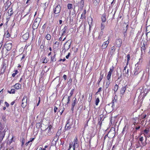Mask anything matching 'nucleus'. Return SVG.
<instances>
[{
  "mask_svg": "<svg viewBox=\"0 0 150 150\" xmlns=\"http://www.w3.org/2000/svg\"><path fill=\"white\" fill-rule=\"evenodd\" d=\"M74 91V89H72L70 93V96H71V97L73 94Z\"/></svg>",
  "mask_w": 150,
  "mask_h": 150,
  "instance_id": "obj_44",
  "label": "nucleus"
},
{
  "mask_svg": "<svg viewBox=\"0 0 150 150\" xmlns=\"http://www.w3.org/2000/svg\"><path fill=\"white\" fill-rule=\"evenodd\" d=\"M27 97L24 96L22 100L21 105L23 108H24L26 106L27 104Z\"/></svg>",
  "mask_w": 150,
  "mask_h": 150,
  "instance_id": "obj_5",
  "label": "nucleus"
},
{
  "mask_svg": "<svg viewBox=\"0 0 150 150\" xmlns=\"http://www.w3.org/2000/svg\"><path fill=\"white\" fill-rule=\"evenodd\" d=\"M116 96V95L115 96V97ZM117 99L115 98H115L112 101V103H113H113L114 102H115L116 101Z\"/></svg>",
  "mask_w": 150,
  "mask_h": 150,
  "instance_id": "obj_53",
  "label": "nucleus"
},
{
  "mask_svg": "<svg viewBox=\"0 0 150 150\" xmlns=\"http://www.w3.org/2000/svg\"><path fill=\"white\" fill-rule=\"evenodd\" d=\"M59 23L60 24H61L62 23V20H59Z\"/></svg>",
  "mask_w": 150,
  "mask_h": 150,
  "instance_id": "obj_64",
  "label": "nucleus"
},
{
  "mask_svg": "<svg viewBox=\"0 0 150 150\" xmlns=\"http://www.w3.org/2000/svg\"><path fill=\"white\" fill-rule=\"evenodd\" d=\"M86 13V10L85 9L83 11V12L82 14L81 15V19H86V17L85 14Z\"/></svg>",
  "mask_w": 150,
  "mask_h": 150,
  "instance_id": "obj_17",
  "label": "nucleus"
},
{
  "mask_svg": "<svg viewBox=\"0 0 150 150\" xmlns=\"http://www.w3.org/2000/svg\"><path fill=\"white\" fill-rule=\"evenodd\" d=\"M125 73L127 74H128L129 73V69H128L127 71L126 72L125 71Z\"/></svg>",
  "mask_w": 150,
  "mask_h": 150,
  "instance_id": "obj_63",
  "label": "nucleus"
},
{
  "mask_svg": "<svg viewBox=\"0 0 150 150\" xmlns=\"http://www.w3.org/2000/svg\"><path fill=\"white\" fill-rule=\"evenodd\" d=\"M103 75H101L100 77L99 78V80L98 82V84H99L100 81H101V80L103 79Z\"/></svg>",
  "mask_w": 150,
  "mask_h": 150,
  "instance_id": "obj_35",
  "label": "nucleus"
},
{
  "mask_svg": "<svg viewBox=\"0 0 150 150\" xmlns=\"http://www.w3.org/2000/svg\"><path fill=\"white\" fill-rule=\"evenodd\" d=\"M51 38V36L50 34H47L45 38L46 39L48 40H50Z\"/></svg>",
  "mask_w": 150,
  "mask_h": 150,
  "instance_id": "obj_27",
  "label": "nucleus"
},
{
  "mask_svg": "<svg viewBox=\"0 0 150 150\" xmlns=\"http://www.w3.org/2000/svg\"><path fill=\"white\" fill-rule=\"evenodd\" d=\"M109 38L107 41L103 43L101 46L102 49H105L107 47L109 43Z\"/></svg>",
  "mask_w": 150,
  "mask_h": 150,
  "instance_id": "obj_6",
  "label": "nucleus"
},
{
  "mask_svg": "<svg viewBox=\"0 0 150 150\" xmlns=\"http://www.w3.org/2000/svg\"><path fill=\"white\" fill-rule=\"evenodd\" d=\"M10 93H15V90L14 89H12L11 91H8Z\"/></svg>",
  "mask_w": 150,
  "mask_h": 150,
  "instance_id": "obj_32",
  "label": "nucleus"
},
{
  "mask_svg": "<svg viewBox=\"0 0 150 150\" xmlns=\"http://www.w3.org/2000/svg\"><path fill=\"white\" fill-rule=\"evenodd\" d=\"M43 63H47V58L46 57H45L44 58H43Z\"/></svg>",
  "mask_w": 150,
  "mask_h": 150,
  "instance_id": "obj_39",
  "label": "nucleus"
},
{
  "mask_svg": "<svg viewBox=\"0 0 150 150\" xmlns=\"http://www.w3.org/2000/svg\"><path fill=\"white\" fill-rule=\"evenodd\" d=\"M58 109L57 108L56 106H54V112L55 113L56 112H57V110Z\"/></svg>",
  "mask_w": 150,
  "mask_h": 150,
  "instance_id": "obj_47",
  "label": "nucleus"
},
{
  "mask_svg": "<svg viewBox=\"0 0 150 150\" xmlns=\"http://www.w3.org/2000/svg\"><path fill=\"white\" fill-rule=\"evenodd\" d=\"M145 137H146V140L147 139V137L149 138L150 137V132L147 135H146Z\"/></svg>",
  "mask_w": 150,
  "mask_h": 150,
  "instance_id": "obj_46",
  "label": "nucleus"
},
{
  "mask_svg": "<svg viewBox=\"0 0 150 150\" xmlns=\"http://www.w3.org/2000/svg\"><path fill=\"white\" fill-rule=\"evenodd\" d=\"M29 37V34L28 33H25L23 35L22 37L25 40H26L28 39Z\"/></svg>",
  "mask_w": 150,
  "mask_h": 150,
  "instance_id": "obj_20",
  "label": "nucleus"
},
{
  "mask_svg": "<svg viewBox=\"0 0 150 150\" xmlns=\"http://www.w3.org/2000/svg\"><path fill=\"white\" fill-rule=\"evenodd\" d=\"M67 7L68 9H71L73 8V5L71 4H68L67 5Z\"/></svg>",
  "mask_w": 150,
  "mask_h": 150,
  "instance_id": "obj_29",
  "label": "nucleus"
},
{
  "mask_svg": "<svg viewBox=\"0 0 150 150\" xmlns=\"http://www.w3.org/2000/svg\"><path fill=\"white\" fill-rule=\"evenodd\" d=\"M5 104L6 105V106L7 107H8L9 105V104L6 102H5Z\"/></svg>",
  "mask_w": 150,
  "mask_h": 150,
  "instance_id": "obj_49",
  "label": "nucleus"
},
{
  "mask_svg": "<svg viewBox=\"0 0 150 150\" xmlns=\"http://www.w3.org/2000/svg\"><path fill=\"white\" fill-rule=\"evenodd\" d=\"M5 65V63H3L2 64V66H3V67L4 69V70L6 68V67H4V66Z\"/></svg>",
  "mask_w": 150,
  "mask_h": 150,
  "instance_id": "obj_54",
  "label": "nucleus"
},
{
  "mask_svg": "<svg viewBox=\"0 0 150 150\" xmlns=\"http://www.w3.org/2000/svg\"><path fill=\"white\" fill-rule=\"evenodd\" d=\"M35 139V138H31L30 139V140L29 141L30 142H32Z\"/></svg>",
  "mask_w": 150,
  "mask_h": 150,
  "instance_id": "obj_56",
  "label": "nucleus"
},
{
  "mask_svg": "<svg viewBox=\"0 0 150 150\" xmlns=\"http://www.w3.org/2000/svg\"><path fill=\"white\" fill-rule=\"evenodd\" d=\"M115 3V0H113L112 1L111 3V6H113V3Z\"/></svg>",
  "mask_w": 150,
  "mask_h": 150,
  "instance_id": "obj_59",
  "label": "nucleus"
},
{
  "mask_svg": "<svg viewBox=\"0 0 150 150\" xmlns=\"http://www.w3.org/2000/svg\"><path fill=\"white\" fill-rule=\"evenodd\" d=\"M61 7L60 5H58L55 8H54L53 11L54 13V16L55 17H57L58 16V15H56V16H55V14H59L61 10Z\"/></svg>",
  "mask_w": 150,
  "mask_h": 150,
  "instance_id": "obj_3",
  "label": "nucleus"
},
{
  "mask_svg": "<svg viewBox=\"0 0 150 150\" xmlns=\"http://www.w3.org/2000/svg\"><path fill=\"white\" fill-rule=\"evenodd\" d=\"M4 35L6 38H8L10 36L9 33L8 31H6Z\"/></svg>",
  "mask_w": 150,
  "mask_h": 150,
  "instance_id": "obj_30",
  "label": "nucleus"
},
{
  "mask_svg": "<svg viewBox=\"0 0 150 150\" xmlns=\"http://www.w3.org/2000/svg\"><path fill=\"white\" fill-rule=\"evenodd\" d=\"M25 54H23V56L21 58V60H22L23 59H24L25 57Z\"/></svg>",
  "mask_w": 150,
  "mask_h": 150,
  "instance_id": "obj_57",
  "label": "nucleus"
},
{
  "mask_svg": "<svg viewBox=\"0 0 150 150\" xmlns=\"http://www.w3.org/2000/svg\"><path fill=\"white\" fill-rule=\"evenodd\" d=\"M146 49L145 45L144 43L143 45L141 47L142 53H143L142 51H144Z\"/></svg>",
  "mask_w": 150,
  "mask_h": 150,
  "instance_id": "obj_31",
  "label": "nucleus"
},
{
  "mask_svg": "<svg viewBox=\"0 0 150 150\" xmlns=\"http://www.w3.org/2000/svg\"><path fill=\"white\" fill-rule=\"evenodd\" d=\"M69 41H67L64 45V50L65 52L70 48L71 42H69Z\"/></svg>",
  "mask_w": 150,
  "mask_h": 150,
  "instance_id": "obj_4",
  "label": "nucleus"
},
{
  "mask_svg": "<svg viewBox=\"0 0 150 150\" xmlns=\"http://www.w3.org/2000/svg\"><path fill=\"white\" fill-rule=\"evenodd\" d=\"M118 88V86L117 84H116L113 90L114 91V93H115L117 91Z\"/></svg>",
  "mask_w": 150,
  "mask_h": 150,
  "instance_id": "obj_28",
  "label": "nucleus"
},
{
  "mask_svg": "<svg viewBox=\"0 0 150 150\" xmlns=\"http://www.w3.org/2000/svg\"><path fill=\"white\" fill-rule=\"evenodd\" d=\"M8 18H10L11 16V15L13 13V11L12 8H10L8 10Z\"/></svg>",
  "mask_w": 150,
  "mask_h": 150,
  "instance_id": "obj_14",
  "label": "nucleus"
},
{
  "mask_svg": "<svg viewBox=\"0 0 150 150\" xmlns=\"http://www.w3.org/2000/svg\"><path fill=\"white\" fill-rule=\"evenodd\" d=\"M105 26V25L104 23H102L101 24V30H103L104 29Z\"/></svg>",
  "mask_w": 150,
  "mask_h": 150,
  "instance_id": "obj_36",
  "label": "nucleus"
},
{
  "mask_svg": "<svg viewBox=\"0 0 150 150\" xmlns=\"http://www.w3.org/2000/svg\"><path fill=\"white\" fill-rule=\"evenodd\" d=\"M127 130V128L126 126H125L124 128H123L122 133L124 134V132L125 131H126Z\"/></svg>",
  "mask_w": 150,
  "mask_h": 150,
  "instance_id": "obj_43",
  "label": "nucleus"
},
{
  "mask_svg": "<svg viewBox=\"0 0 150 150\" xmlns=\"http://www.w3.org/2000/svg\"><path fill=\"white\" fill-rule=\"evenodd\" d=\"M15 103V101H13V102H12L11 103V105H14V103Z\"/></svg>",
  "mask_w": 150,
  "mask_h": 150,
  "instance_id": "obj_62",
  "label": "nucleus"
},
{
  "mask_svg": "<svg viewBox=\"0 0 150 150\" xmlns=\"http://www.w3.org/2000/svg\"><path fill=\"white\" fill-rule=\"evenodd\" d=\"M102 90V88L100 87L98 88V91L96 92V93H97L99 92H100Z\"/></svg>",
  "mask_w": 150,
  "mask_h": 150,
  "instance_id": "obj_48",
  "label": "nucleus"
},
{
  "mask_svg": "<svg viewBox=\"0 0 150 150\" xmlns=\"http://www.w3.org/2000/svg\"><path fill=\"white\" fill-rule=\"evenodd\" d=\"M39 25L34 22L33 23L32 27L33 29H36L38 27Z\"/></svg>",
  "mask_w": 150,
  "mask_h": 150,
  "instance_id": "obj_22",
  "label": "nucleus"
},
{
  "mask_svg": "<svg viewBox=\"0 0 150 150\" xmlns=\"http://www.w3.org/2000/svg\"><path fill=\"white\" fill-rule=\"evenodd\" d=\"M63 77L65 80H66L67 79V76L66 75H64Z\"/></svg>",
  "mask_w": 150,
  "mask_h": 150,
  "instance_id": "obj_51",
  "label": "nucleus"
},
{
  "mask_svg": "<svg viewBox=\"0 0 150 150\" xmlns=\"http://www.w3.org/2000/svg\"><path fill=\"white\" fill-rule=\"evenodd\" d=\"M70 119H68L67 122L65 129L66 130H68L71 128L70 127V123L69 122Z\"/></svg>",
  "mask_w": 150,
  "mask_h": 150,
  "instance_id": "obj_8",
  "label": "nucleus"
},
{
  "mask_svg": "<svg viewBox=\"0 0 150 150\" xmlns=\"http://www.w3.org/2000/svg\"><path fill=\"white\" fill-rule=\"evenodd\" d=\"M67 29V26H65L62 29V36L65 35V33Z\"/></svg>",
  "mask_w": 150,
  "mask_h": 150,
  "instance_id": "obj_15",
  "label": "nucleus"
},
{
  "mask_svg": "<svg viewBox=\"0 0 150 150\" xmlns=\"http://www.w3.org/2000/svg\"><path fill=\"white\" fill-rule=\"evenodd\" d=\"M147 129V128L146 129H145L144 130L143 134H144V135L145 136L146 135H147L150 132L149 129Z\"/></svg>",
  "mask_w": 150,
  "mask_h": 150,
  "instance_id": "obj_24",
  "label": "nucleus"
},
{
  "mask_svg": "<svg viewBox=\"0 0 150 150\" xmlns=\"http://www.w3.org/2000/svg\"><path fill=\"white\" fill-rule=\"evenodd\" d=\"M66 60V59H60L59 60V61H63L64 62Z\"/></svg>",
  "mask_w": 150,
  "mask_h": 150,
  "instance_id": "obj_55",
  "label": "nucleus"
},
{
  "mask_svg": "<svg viewBox=\"0 0 150 150\" xmlns=\"http://www.w3.org/2000/svg\"><path fill=\"white\" fill-rule=\"evenodd\" d=\"M143 140V138L142 137H140L139 139V141L142 142Z\"/></svg>",
  "mask_w": 150,
  "mask_h": 150,
  "instance_id": "obj_52",
  "label": "nucleus"
},
{
  "mask_svg": "<svg viewBox=\"0 0 150 150\" xmlns=\"http://www.w3.org/2000/svg\"><path fill=\"white\" fill-rule=\"evenodd\" d=\"M140 62H138L135 65V68L134 71V75L136 76L141 71V70L140 67L139 66V64H140Z\"/></svg>",
  "mask_w": 150,
  "mask_h": 150,
  "instance_id": "obj_2",
  "label": "nucleus"
},
{
  "mask_svg": "<svg viewBox=\"0 0 150 150\" xmlns=\"http://www.w3.org/2000/svg\"><path fill=\"white\" fill-rule=\"evenodd\" d=\"M6 150H13V147H11L10 149L7 148L6 149Z\"/></svg>",
  "mask_w": 150,
  "mask_h": 150,
  "instance_id": "obj_61",
  "label": "nucleus"
},
{
  "mask_svg": "<svg viewBox=\"0 0 150 150\" xmlns=\"http://www.w3.org/2000/svg\"><path fill=\"white\" fill-rule=\"evenodd\" d=\"M106 20V15L105 14H104L101 17L102 21L103 23L105 22Z\"/></svg>",
  "mask_w": 150,
  "mask_h": 150,
  "instance_id": "obj_18",
  "label": "nucleus"
},
{
  "mask_svg": "<svg viewBox=\"0 0 150 150\" xmlns=\"http://www.w3.org/2000/svg\"><path fill=\"white\" fill-rule=\"evenodd\" d=\"M84 1L83 0H81L80 2V6L81 8H83L84 6Z\"/></svg>",
  "mask_w": 150,
  "mask_h": 150,
  "instance_id": "obj_26",
  "label": "nucleus"
},
{
  "mask_svg": "<svg viewBox=\"0 0 150 150\" xmlns=\"http://www.w3.org/2000/svg\"><path fill=\"white\" fill-rule=\"evenodd\" d=\"M55 55H54V56L51 57V62H54L56 61L55 59Z\"/></svg>",
  "mask_w": 150,
  "mask_h": 150,
  "instance_id": "obj_33",
  "label": "nucleus"
},
{
  "mask_svg": "<svg viewBox=\"0 0 150 150\" xmlns=\"http://www.w3.org/2000/svg\"><path fill=\"white\" fill-rule=\"evenodd\" d=\"M25 142V139L24 138H23L21 141V143H22L21 146H22L24 145Z\"/></svg>",
  "mask_w": 150,
  "mask_h": 150,
  "instance_id": "obj_40",
  "label": "nucleus"
},
{
  "mask_svg": "<svg viewBox=\"0 0 150 150\" xmlns=\"http://www.w3.org/2000/svg\"><path fill=\"white\" fill-rule=\"evenodd\" d=\"M5 135V133L4 132H1L0 131V140H2L3 139Z\"/></svg>",
  "mask_w": 150,
  "mask_h": 150,
  "instance_id": "obj_19",
  "label": "nucleus"
},
{
  "mask_svg": "<svg viewBox=\"0 0 150 150\" xmlns=\"http://www.w3.org/2000/svg\"><path fill=\"white\" fill-rule=\"evenodd\" d=\"M64 110V108H61L59 110V112H60L61 115L62 114Z\"/></svg>",
  "mask_w": 150,
  "mask_h": 150,
  "instance_id": "obj_38",
  "label": "nucleus"
},
{
  "mask_svg": "<svg viewBox=\"0 0 150 150\" xmlns=\"http://www.w3.org/2000/svg\"><path fill=\"white\" fill-rule=\"evenodd\" d=\"M55 44L56 45H57V46H59V42H58L57 41H56L55 43Z\"/></svg>",
  "mask_w": 150,
  "mask_h": 150,
  "instance_id": "obj_60",
  "label": "nucleus"
},
{
  "mask_svg": "<svg viewBox=\"0 0 150 150\" xmlns=\"http://www.w3.org/2000/svg\"><path fill=\"white\" fill-rule=\"evenodd\" d=\"M41 21V19L40 18H37L35 19L34 22L39 25V23Z\"/></svg>",
  "mask_w": 150,
  "mask_h": 150,
  "instance_id": "obj_21",
  "label": "nucleus"
},
{
  "mask_svg": "<svg viewBox=\"0 0 150 150\" xmlns=\"http://www.w3.org/2000/svg\"><path fill=\"white\" fill-rule=\"evenodd\" d=\"M127 61H129L130 58V55L129 54H127Z\"/></svg>",
  "mask_w": 150,
  "mask_h": 150,
  "instance_id": "obj_45",
  "label": "nucleus"
},
{
  "mask_svg": "<svg viewBox=\"0 0 150 150\" xmlns=\"http://www.w3.org/2000/svg\"><path fill=\"white\" fill-rule=\"evenodd\" d=\"M40 125V122L37 123L36 124V127L38 128H39Z\"/></svg>",
  "mask_w": 150,
  "mask_h": 150,
  "instance_id": "obj_41",
  "label": "nucleus"
},
{
  "mask_svg": "<svg viewBox=\"0 0 150 150\" xmlns=\"http://www.w3.org/2000/svg\"><path fill=\"white\" fill-rule=\"evenodd\" d=\"M70 97H71V96H68V97L67 98V99L68 101L67 103V104L69 103L70 102Z\"/></svg>",
  "mask_w": 150,
  "mask_h": 150,
  "instance_id": "obj_42",
  "label": "nucleus"
},
{
  "mask_svg": "<svg viewBox=\"0 0 150 150\" xmlns=\"http://www.w3.org/2000/svg\"><path fill=\"white\" fill-rule=\"evenodd\" d=\"M5 47L7 50H10L12 48V44L11 43H6L5 45Z\"/></svg>",
  "mask_w": 150,
  "mask_h": 150,
  "instance_id": "obj_9",
  "label": "nucleus"
},
{
  "mask_svg": "<svg viewBox=\"0 0 150 150\" xmlns=\"http://www.w3.org/2000/svg\"><path fill=\"white\" fill-rule=\"evenodd\" d=\"M77 140V138H76V139H74V143L73 146V150H75V148L76 147L77 148L79 146V144L78 143Z\"/></svg>",
  "mask_w": 150,
  "mask_h": 150,
  "instance_id": "obj_11",
  "label": "nucleus"
},
{
  "mask_svg": "<svg viewBox=\"0 0 150 150\" xmlns=\"http://www.w3.org/2000/svg\"><path fill=\"white\" fill-rule=\"evenodd\" d=\"M100 101L99 99L98 98H97L95 100V104L96 105H97L98 103Z\"/></svg>",
  "mask_w": 150,
  "mask_h": 150,
  "instance_id": "obj_34",
  "label": "nucleus"
},
{
  "mask_svg": "<svg viewBox=\"0 0 150 150\" xmlns=\"http://www.w3.org/2000/svg\"><path fill=\"white\" fill-rule=\"evenodd\" d=\"M84 1L83 0H81L80 2V6L81 8H83L84 6Z\"/></svg>",
  "mask_w": 150,
  "mask_h": 150,
  "instance_id": "obj_25",
  "label": "nucleus"
},
{
  "mask_svg": "<svg viewBox=\"0 0 150 150\" xmlns=\"http://www.w3.org/2000/svg\"><path fill=\"white\" fill-rule=\"evenodd\" d=\"M116 49L114 46L112 47L111 48V50L110 52V53L113 54L115 51Z\"/></svg>",
  "mask_w": 150,
  "mask_h": 150,
  "instance_id": "obj_23",
  "label": "nucleus"
},
{
  "mask_svg": "<svg viewBox=\"0 0 150 150\" xmlns=\"http://www.w3.org/2000/svg\"><path fill=\"white\" fill-rule=\"evenodd\" d=\"M70 53H68V55H67V56H66V58L67 59H68V58H69V55H70Z\"/></svg>",
  "mask_w": 150,
  "mask_h": 150,
  "instance_id": "obj_58",
  "label": "nucleus"
},
{
  "mask_svg": "<svg viewBox=\"0 0 150 150\" xmlns=\"http://www.w3.org/2000/svg\"><path fill=\"white\" fill-rule=\"evenodd\" d=\"M76 98L73 100L72 104L71 110L72 111H73L74 110V108L75 106V105L76 103Z\"/></svg>",
  "mask_w": 150,
  "mask_h": 150,
  "instance_id": "obj_13",
  "label": "nucleus"
},
{
  "mask_svg": "<svg viewBox=\"0 0 150 150\" xmlns=\"http://www.w3.org/2000/svg\"><path fill=\"white\" fill-rule=\"evenodd\" d=\"M122 43V40L121 39H116L115 41L116 45L117 46L120 47L121 46Z\"/></svg>",
  "mask_w": 150,
  "mask_h": 150,
  "instance_id": "obj_7",
  "label": "nucleus"
},
{
  "mask_svg": "<svg viewBox=\"0 0 150 150\" xmlns=\"http://www.w3.org/2000/svg\"><path fill=\"white\" fill-rule=\"evenodd\" d=\"M30 141H28V142H26V143H25V145H26V146H28V144H29V143H30V145H31V144H31V143H30Z\"/></svg>",
  "mask_w": 150,
  "mask_h": 150,
  "instance_id": "obj_50",
  "label": "nucleus"
},
{
  "mask_svg": "<svg viewBox=\"0 0 150 150\" xmlns=\"http://www.w3.org/2000/svg\"><path fill=\"white\" fill-rule=\"evenodd\" d=\"M127 86H123L121 89L120 91V94L122 95H123L124 94L125 91L126 89Z\"/></svg>",
  "mask_w": 150,
  "mask_h": 150,
  "instance_id": "obj_12",
  "label": "nucleus"
},
{
  "mask_svg": "<svg viewBox=\"0 0 150 150\" xmlns=\"http://www.w3.org/2000/svg\"><path fill=\"white\" fill-rule=\"evenodd\" d=\"M21 85L18 83H16L14 86V88L16 89H20L21 88Z\"/></svg>",
  "mask_w": 150,
  "mask_h": 150,
  "instance_id": "obj_16",
  "label": "nucleus"
},
{
  "mask_svg": "<svg viewBox=\"0 0 150 150\" xmlns=\"http://www.w3.org/2000/svg\"><path fill=\"white\" fill-rule=\"evenodd\" d=\"M113 67H112L110 69V71L108 72V74L106 76L107 81L105 84V87L106 88H108L111 83L110 78L112 74L113 71Z\"/></svg>",
  "mask_w": 150,
  "mask_h": 150,
  "instance_id": "obj_1",
  "label": "nucleus"
},
{
  "mask_svg": "<svg viewBox=\"0 0 150 150\" xmlns=\"http://www.w3.org/2000/svg\"><path fill=\"white\" fill-rule=\"evenodd\" d=\"M15 73H13L12 74V76L13 77H14L18 73V70H16L15 71Z\"/></svg>",
  "mask_w": 150,
  "mask_h": 150,
  "instance_id": "obj_37",
  "label": "nucleus"
},
{
  "mask_svg": "<svg viewBox=\"0 0 150 150\" xmlns=\"http://www.w3.org/2000/svg\"><path fill=\"white\" fill-rule=\"evenodd\" d=\"M52 126L51 125H50L45 130L46 131L47 130V135H50L52 134V132L51 131V128H52Z\"/></svg>",
  "mask_w": 150,
  "mask_h": 150,
  "instance_id": "obj_10",
  "label": "nucleus"
}]
</instances>
